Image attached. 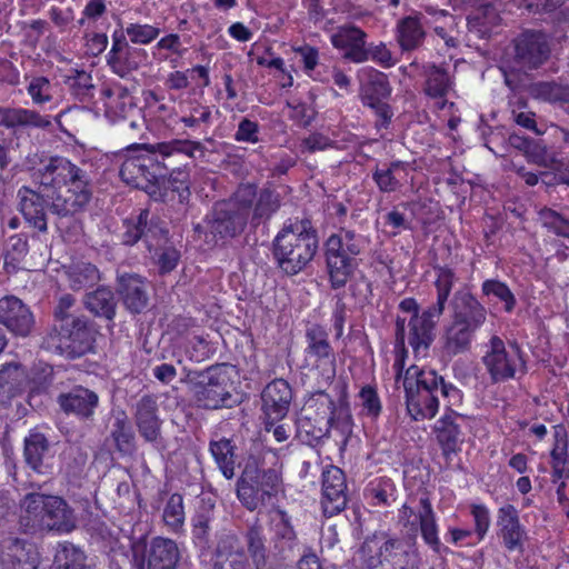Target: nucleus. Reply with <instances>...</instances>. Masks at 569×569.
<instances>
[{"mask_svg": "<svg viewBox=\"0 0 569 569\" xmlns=\"http://www.w3.org/2000/svg\"><path fill=\"white\" fill-rule=\"evenodd\" d=\"M41 167L32 173L34 190L22 186L17 193L18 209L26 223L39 232L48 231V210L61 229L64 218L82 212L89 204L93 184L90 173L64 157L40 159Z\"/></svg>", "mask_w": 569, "mask_h": 569, "instance_id": "f257e3e1", "label": "nucleus"}, {"mask_svg": "<svg viewBox=\"0 0 569 569\" xmlns=\"http://www.w3.org/2000/svg\"><path fill=\"white\" fill-rule=\"evenodd\" d=\"M196 152L203 157L204 146L189 139H173L159 143H133L126 148L119 176L128 186L143 190L150 199L166 202L168 190L163 187L169 167L177 156L194 159Z\"/></svg>", "mask_w": 569, "mask_h": 569, "instance_id": "f03ea898", "label": "nucleus"}, {"mask_svg": "<svg viewBox=\"0 0 569 569\" xmlns=\"http://www.w3.org/2000/svg\"><path fill=\"white\" fill-rule=\"evenodd\" d=\"M406 406L415 421L432 419L439 410V396L447 398L448 403L461 401V391L435 370L410 366L403 377Z\"/></svg>", "mask_w": 569, "mask_h": 569, "instance_id": "7ed1b4c3", "label": "nucleus"}, {"mask_svg": "<svg viewBox=\"0 0 569 569\" xmlns=\"http://www.w3.org/2000/svg\"><path fill=\"white\" fill-rule=\"evenodd\" d=\"M21 507L19 527L26 535L70 533L77 528L76 512L62 497L29 492L24 496Z\"/></svg>", "mask_w": 569, "mask_h": 569, "instance_id": "20e7f679", "label": "nucleus"}, {"mask_svg": "<svg viewBox=\"0 0 569 569\" xmlns=\"http://www.w3.org/2000/svg\"><path fill=\"white\" fill-rule=\"evenodd\" d=\"M365 569H420L422 559L417 547V526L401 538L388 532L368 536L360 547Z\"/></svg>", "mask_w": 569, "mask_h": 569, "instance_id": "39448f33", "label": "nucleus"}, {"mask_svg": "<svg viewBox=\"0 0 569 569\" xmlns=\"http://www.w3.org/2000/svg\"><path fill=\"white\" fill-rule=\"evenodd\" d=\"M319 248L317 230L308 219L286 223L272 240L276 266L288 276L302 271Z\"/></svg>", "mask_w": 569, "mask_h": 569, "instance_id": "423d86ee", "label": "nucleus"}, {"mask_svg": "<svg viewBox=\"0 0 569 569\" xmlns=\"http://www.w3.org/2000/svg\"><path fill=\"white\" fill-rule=\"evenodd\" d=\"M98 329L88 317L62 318L51 323L41 340V348L67 359H78L93 351Z\"/></svg>", "mask_w": 569, "mask_h": 569, "instance_id": "0eeeda50", "label": "nucleus"}, {"mask_svg": "<svg viewBox=\"0 0 569 569\" xmlns=\"http://www.w3.org/2000/svg\"><path fill=\"white\" fill-rule=\"evenodd\" d=\"M253 198L250 188H238L228 200L214 203L206 216L209 233L216 240H226L241 234L249 226L250 203Z\"/></svg>", "mask_w": 569, "mask_h": 569, "instance_id": "6e6552de", "label": "nucleus"}, {"mask_svg": "<svg viewBox=\"0 0 569 569\" xmlns=\"http://www.w3.org/2000/svg\"><path fill=\"white\" fill-rule=\"evenodd\" d=\"M365 247V239L352 230L341 229L325 242L326 266L331 288H343L358 263L356 257Z\"/></svg>", "mask_w": 569, "mask_h": 569, "instance_id": "1a4fd4ad", "label": "nucleus"}, {"mask_svg": "<svg viewBox=\"0 0 569 569\" xmlns=\"http://www.w3.org/2000/svg\"><path fill=\"white\" fill-rule=\"evenodd\" d=\"M194 375L190 379V390L198 408L218 410L238 403L226 365L211 366Z\"/></svg>", "mask_w": 569, "mask_h": 569, "instance_id": "9d476101", "label": "nucleus"}, {"mask_svg": "<svg viewBox=\"0 0 569 569\" xmlns=\"http://www.w3.org/2000/svg\"><path fill=\"white\" fill-rule=\"evenodd\" d=\"M179 560V547L168 538L156 537L150 543L138 541L132 546L134 569H177Z\"/></svg>", "mask_w": 569, "mask_h": 569, "instance_id": "9b49d317", "label": "nucleus"}, {"mask_svg": "<svg viewBox=\"0 0 569 569\" xmlns=\"http://www.w3.org/2000/svg\"><path fill=\"white\" fill-rule=\"evenodd\" d=\"M122 226L121 243L128 247L142 241L151 251L161 241L167 240L168 230L163 221L158 216L151 214L148 209L140 210L136 217L124 219Z\"/></svg>", "mask_w": 569, "mask_h": 569, "instance_id": "f8f14e48", "label": "nucleus"}, {"mask_svg": "<svg viewBox=\"0 0 569 569\" xmlns=\"http://www.w3.org/2000/svg\"><path fill=\"white\" fill-rule=\"evenodd\" d=\"M482 362L492 382H502L512 379L518 366H523L520 349L517 345H512L511 350L508 351L505 342L498 336L491 337L489 350L482 357Z\"/></svg>", "mask_w": 569, "mask_h": 569, "instance_id": "ddd939ff", "label": "nucleus"}, {"mask_svg": "<svg viewBox=\"0 0 569 569\" xmlns=\"http://www.w3.org/2000/svg\"><path fill=\"white\" fill-rule=\"evenodd\" d=\"M292 399V388L282 378H276L264 387L261 392V411L266 431L287 417Z\"/></svg>", "mask_w": 569, "mask_h": 569, "instance_id": "4468645a", "label": "nucleus"}, {"mask_svg": "<svg viewBox=\"0 0 569 569\" xmlns=\"http://www.w3.org/2000/svg\"><path fill=\"white\" fill-rule=\"evenodd\" d=\"M132 416L139 436L158 449L163 443V420L159 416L157 396L148 393L138 399L132 406Z\"/></svg>", "mask_w": 569, "mask_h": 569, "instance_id": "2eb2a0df", "label": "nucleus"}, {"mask_svg": "<svg viewBox=\"0 0 569 569\" xmlns=\"http://www.w3.org/2000/svg\"><path fill=\"white\" fill-rule=\"evenodd\" d=\"M550 56V41L541 31H525L516 40L515 63L520 69H538L549 60Z\"/></svg>", "mask_w": 569, "mask_h": 569, "instance_id": "dca6fc26", "label": "nucleus"}, {"mask_svg": "<svg viewBox=\"0 0 569 569\" xmlns=\"http://www.w3.org/2000/svg\"><path fill=\"white\" fill-rule=\"evenodd\" d=\"M143 49L131 47L123 31L112 33V46L107 54V63L111 71L122 79H128L146 60Z\"/></svg>", "mask_w": 569, "mask_h": 569, "instance_id": "f3484780", "label": "nucleus"}, {"mask_svg": "<svg viewBox=\"0 0 569 569\" xmlns=\"http://www.w3.org/2000/svg\"><path fill=\"white\" fill-rule=\"evenodd\" d=\"M270 553L278 561L292 560L299 551L298 535L290 517L283 510H278L270 523Z\"/></svg>", "mask_w": 569, "mask_h": 569, "instance_id": "a211bd4d", "label": "nucleus"}, {"mask_svg": "<svg viewBox=\"0 0 569 569\" xmlns=\"http://www.w3.org/2000/svg\"><path fill=\"white\" fill-rule=\"evenodd\" d=\"M450 317L459 323L479 330L487 321L486 306L465 286L449 301Z\"/></svg>", "mask_w": 569, "mask_h": 569, "instance_id": "6ab92c4d", "label": "nucleus"}, {"mask_svg": "<svg viewBox=\"0 0 569 569\" xmlns=\"http://www.w3.org/2000/svg\"><path fill=\"white\" fill-rule=\"evenodd\" d=\"M99 402L98 393L83 386H74L57 397V403L63 413L84 422L93 421Z\"/></svg>", "mask_w": 569, "mask_h": 569, "instance_id": "aec40b11", "label": "nucleus"}, {"mask_svg": "<svg viewBox=\"0 0 569 569\" xmlns=\"http://www.w3.org/2000/svg\"><path fill=\"white\" fill-rule=\"evenodd\" d=\"M347 482L345 472L336 466H329L322 472V508L327 517L341 512L347 506Z\"/></svg>", "mask_w": 569, "mask_h": 569, "instance_id": "412c9836", "label": "nucleus"}, {"mask_svg": "<svg viewBox=\"0 0 569 569\" xmlns=\"http://www.w3.org/2000/svg\"><path fill=\"white\" fill-rule=\"evenodd\" d=\"M305 338L307 356L313 358L318 365H328L323 375H326L327 381H332L336 377V353L330 345L327 330L320 325L312 323L307 327Z\"/></svg>", "mask_w": 569, "mask_h": 569, "instance_id": "4be33fe9", "label": "nucleus"}, {"mask_svg": "<svg viewBox=\"0 0 569 569\" xmlns=\"http://www.w3.org/2000/svg\"><path fill=\"white\" fill-rule=\"evenodd\" d=\"M30 308L14 296L0 299V323L16 336L27 337L34 327Z\"/></svg>", "mask_w": 569, "mask_h": 569, "instance_id": "5701e85b", "label": "nucleus"}, {"mask_svg": "<svg viewBox=\"0 0 569 569\" xmlns=\"http://www.w3.org/2000/svg\"><path fill=\"white\" fill-rule=\"evenodd\" d=\"M497 527L507 550L523 552L527 531L520 523L519 512L513 505L507 503L498 509Z\"/></svg>", "mask_w": 569, "mask_h": 569, "instance_id": "b1692460", "label": "nucleus"}, {"mask_svg": "<svg viewBox=\"0 0 569 569\" xmlns=\"http://www.w3.org/2000/svg\"><path fill=\"white\" fill-rule=\"evenodd\" d=\"M442 313L426 309L420 316H412L408 322V343L416 357H426L435 339V327Z\"/></svg>", "mask_w": 569, "mask_h": 569, "instance_id": "393cba45", "label": "nucleus"}, {"mask_svg": "<svg viewBox=\"0 0 569 569\" xmlns=\"http://www.w3.org/2000/svg\"><path fill=\"white\" fill-rule=\"evenodd\" d=\"M117 293L124 308L131 315L143 312L149 302L146 280L137 273H123L117 277Z\"/></svg>", "mask_w": 569, "mask_h": 569, "instance_id": "a878e982", "label": "nucleus"}, {"mask_svg": "<svg viewBox=\"0 0 569 569\" xmlns=\"http://www.w3.org/2000/svg\"><path fill=\"white\" fill-rule=\"evenodd\" d=\"M330 39L336 49L346 51L343 57L347 60L355 63L368 61V56L366 53L367 33L357 26H340Z\"/></svg>", "mask_w": 569, "mask_h": 569, "instance_id": "bb28decb", "label": "nucleus"}, {"mask_svg": "<svg viewBox=\"0 0 569 569\" xmlns=\"http://www.w3.org/2000/svg\"><path fill=\"white\" fill-rule=\"evenodd\" d=\"M462 419V415L452 409H448V411L435 423L433 432L441 448L442 455L446 458H449L452 453H457L460 450L462 432L459 420Z\"/></svg>", "mask_w": 569, "mask_h": 569, "instance_id": "cd10ccee", "label": "nucleus"}, {"mask_svg": "<svg viewBox=\"0 0 569 569\" xmlns=\"http://www.w3.org/2000/svg\"><path fill=\"white\" fill-rule=\"evenodd\" d=\"M239 188H250L253 198L250 203L249 227L256 230L260 224L266 223L280 208V194L272 189L263 188L257 192L253 184H241Z\"/></svg>", "mask_w": 569, "mask_h": 569, "instance_id": "c85d7f7f", "label": "nucleus"}, {"mask_svg": "<svg viewBox=\"0 0 569 569\" xmlns=\"http://www.w3.org/2000/svg\"><path fill=\"white\" fill-rule=\"evenodd\" d=\"M239 188H250L253 198L250 203L249 227L256 230L260 224L266 223L280 208V194L272 189L263 188L257 192L253 184H241Z\"/></svg>", "mask_w": 569, "mask_h": 569, "instance_id": "c756f323", "label": "nucleus"}, {"mask_svg": "<svg viewBox=\"0 0 569 569\" xmlns=\"http://www.w3.org/2000/svg\"><path fill=\"white\" fill-rule=\"evenodd\" d=\"M417 531L425 543L436 553L446 551L438 536V523L436 512L428 497H421L419 500V509L417 511Z\"/></svg>", "mask_w": 569, "mask_h": 569, "instance_id": "7c9ffc66", "label": "nucleus"}, {"mask_svg": "<svg viewBox=\"0 0 569 569\" xmlns=\"http://www.w3.org/2000/svg\"><path fill=\"white\" fill-rule=\"evenodd\" d=\"M28 383L26 368L19 362H8L0 368V402L20 396Z\"/></svg>", "mask_w": 569, "mask_h": 569, "instance_id": "2f4dec72", "label": "nucleus"}, {"mask_svg": "<svg viewBox=\"0 0 569 569\" xmlns=\"http://www.w3.org/2000/svg\"><path fill=\"white\" fill-rule=\"evenodd\" d=\"M4 556L13 569H37L40 563L36 545L20 538L8 541Z\"/></svg>", "mask_w": 569, "mask_h": 569, "instance_id": "473e14b6", "label": "nucleus"}, {"mask_svg": "<svg viewBox=\"0 0 569 569\" xmlns=\"http://www.w3.org/2000/svg\"><path fill=\"white\" fill-rule=\"evenodd\" d=\"M116 451L121 457H131L137 450L136 436L126 411L120 410L113 416L110 430Z\"/></svg>", "mask_w": 569, "mask_h": 569, "instance_id": "72a5a7b5", "label": "nucleus"}, {"mask_svg": "<svg viewBox=\"0 0 569 569\" xmlns=\"http://www.w3.org/2000/svg\"><path fill=\"white\" fill-rule=\"evenodd\" d=\"M213 563H237L249 561L240 538L231 531H222L217 539Z\"/></svg>", "mask_w": 569, "mask_h": 569, "instance_id": "f704fd0d", "label": "nucleus"}, {"mask_svg": "<svg viewBox=\"0 0 569 569\" xmlns=\"http://www.w3.org/2000/svg\"><path fill=\"white\" fill-rule=\"evenodd\" d=\"M477 330L459 323L455 320L447 326L443 340V353L448 357H455L467 352L471 347V341Z\"/></svg>", "mask_w": 569, "mask_h": 569, "instance_id": "c9c22d12", "label": "nucleus"}, {"mask_svg": "<svg viewBox=\"0 0 569 569\" xmlns=\"http://www.w3.org/2000/svg\"><path fill=\"white\" fill-rule=\"evenodd\" d=\"M83 305L97 318L113 321L116 317L117 300L114 293L106 287L86 293Z\"/></svg>", "mask_w": 569, "mask_h": 569, "instance_id": "e433bc0d", "label": "nucleus"}, {"mask_svg": "<svg viewBox=\"0 0 569 569\" xmlns=\"http://www.w3.org/2000/svg\"><path fill=\"white\" fill-rule=\"evenodd\" d=\"M0 126L7 129L16 128H48L51 126L49 118L39 112L24 108H4Z\"/></svg>", "mask_w": 569, "mask_h": 569, "instance_id": "4c0bfd02", "label": "nucleus"}, {"mask_svg": "<svg viewBox=\"0 0 569 569\" xmlns=\"http://www.w3.org/2000/svg\"><path fill=\"white\" fill-rule=\"evenodd\" d=\"M179 157L180 156H177L174 158L176 163L169 167L167 171V176L163 183V187L168 190V198L166 202L171 200L170 196L177 193L178 202L180 204H188L191 196L190 172L188 169V164H183L182 168L176 167Z\"/></svg>", "mask_w": 569, "mask_h": 569, "instance_id": "58836bf2", "label": "nucleus"}, {"mask_svg": "<svg viewBox=\"0 0 569 569\" xmlns=\"http://www.w3.org/2000/svg\"><path fill=\"white\" fill-rule=\"evenodd\" d=\"M50 445L47 437L38 430H31L23 441L26 463L34 471L41 472L43 459L49 453Z\"/></svg>", "mask_w": 569, "mask_h": 569, "instance_id": "ea45409f", "label": "nucleus"}, {"mask_svg": "<svg viewBox=\"0 0 569 569\" xmlns=\"http://www.w3.org/2000/svg\"><path fill=\"white\" fill-rule=\"evenodd\" d=\"M243 470L252 471L254 476L252 486H254L258 493H261L263 500L270 498L278 491L280 476L277 470L271 468L260 469L256 458L248 459Z\"/></svg>", "mask_w": 569, "mask_h": 569, "instance_id": "a19ab883", "label": "nucleus"}, {"mask_svg": "<svg viewBox=\"0 0 569 569\" xmlns=\"http://www.w3.org/2000/svg\"><path fill=\"white\" fill-rule=\"evenodd\" d=\"M336 389L339 390V396L337 402L326 392V391H317V395L326 398L329 417L327 419V423L331 426H349L351 421V415L349 410V405L347 401V386L345 382H338L336 385Z\"/></svg>", "mask_w": 569, "mask_h": 569, "instance_id": "79ce46f5", "label": "nucleus"}, {"mask_svg": "<svg viewBox=\"0 0 569 569\" xmlns=\"http://www.w3.org/2000/svg\"><path fill=\"white\" fill-rule=\"evenodd\" d=\"M209 450L223 477L232 479L236 468V446L233 441L224 437L219 440H211Z\"/></svg>", "mask_w": 569, "mask_h": 569, "instance_id": "37998d69", "label": "nucleus"}, {"mask_svg": "<svg viewBox=\"0 0 569 569\" xmlns=\"http://www.w3.org/2000/svg\"><path fill=\"white\" fill-rule=\"evenodd\" d=\"M391 91L387 74L371 69L367 82L361 87L360 98L363 106L372 104L377 101L387 100L391 96Z\"/></svg>", "mask_w": 569, "mask_h": 569, "instance_id": "c03bdc74", "label": "nucleus"}, {"mask_svg": "<svg viewBox=\"0 0 569 569\" xmlns=\"http://www.w3.org/2000/svg\"><path fill=\"white\" fill-rule=\"evenodd\" d=\"M51 569H93L87 563V556L76 545L64 541L59 543Z\"/></svg>", "mask_w": 569, "mask_h": 569, "instance_id": "a18cd8bd", "label": "nucleus"}, {"mask_svg": "<svg viewBox=\"0 0 569 569\" xmlns=\"http://www.w3.org/2000/svg\"><path fill=\"white\" fill-rule=\"evenodd\" d=\"M425 88L423 92L432 99H442L452 89V79L446 69L436 64L425 68Z\"/></svg>", "mask_w": 569, "mask_h": 569, "instance_id": "49530a36", "label": "nucleus"}, {"mask_svg": "<svg viewBox=\"0 0 569 569\" xmlns=\"http://www.w3.org/2000/svg\"><path fill=\"white\" fill-rule=\"evenodd\" d=\"M248 558H251L254 569H264L267 565V547L263 528L258 522L249 526L244 532Z\"/></svg>", "mask_w": 569, "mask_h": 569, "instance_id": "de8ad7c7", "label": "nucleus"}, {"mask_svg": "<svg viewBox=\"0 0 569 569\" xmlns=\"http://www.w3.org/2000/svg\"><path fill=\"white\" fill-rule=\"evenodd\" d=\"M529 94L549 103H569V84L557 81H537L530 83Z\"/></svg>", "mask_w": 569, "mask_h": 569, "instance_id": "09e8293b", "label": "nucleus"}, {"mask_svg": "<svg viewBox=\"0 0 569 569\" xmlns=\"http://www.w3.org/2000/svg\"><path fill=\"white\" fill-rule=\"evenodd\" d=\"M63 83L71 96L81 102H88L93 98L94 86L89 72L79 69H70L63 76Z\"/></svg>", "mask_w": 569, "mask_h": 569, "instance_id": "8fccbe9b", "label": "nucleus"}, {"mask_svg": "<svg viewBox=\"0 0 569 569\" xmlns=\"http://www.w3.org/2000/svg\"><path fill=\"white\" fill-rule=\"evenodd\" d=\"M435 271L437 278L435 281V288L437 291V300L429 308L433 309L435 313H443L446 305L452 291V287L458 280L456 272L449 267H436Z\"/></svg>", "mask_w": 569, "mask_h": 569, "instance_id": "3c124183", "label": "nucleus"}, {"mask_svg": "<svg viewBox=\"0 0 569 569\" xmlns=\"http://www.w3.org/2000/svg\"><path fill=\"white\" fill-rule=\"evenodd\" d=\"M398 41L403 50L418 48L425 38V31L417 17H406L398 22Z\"/></svg>", "mask_w": 569, "mask_h": 569, "instance_id": "603ef678", "label": "nucleus"}, {"mask_svg": "<svg viewBox=\"0 0 569 569\" xmlns=\"http://www.w3.org/2000/svg\"><path fill=\"white\" fill-rule=\"evenodd\" d=\"M100 279L98 268L89 262H79L70 267L68 271L69 286L79 291L93 286Z\"/></svg>", "mask_w": 569, "mask_h": 569, "instance_id": "864d4df0", "label": "nucleus"}, {"mask_svg": "<svg viewBox=\"0 0 569 569\" xmlns=\"http://www.w3.org/2000/svg\"><path fill=\"white\" fill-rule=\"evenodd\" d=\"M481 137L485 146L498 157L508 154V137L509 133L505 127H490L483 124L480 127Z\"/></svg>", "mask_w": 569, "mask_h": 569, "instance_id": "5fc2aeb1", "label": "nucleus"}, {"mask_svg": "<svg viewBox=\"0 0 569 569\" xmlns=\"http://www.w3.org/2000/svg\"><path fill=\"white\" fill-rule=\"evenodd\" d=\"M254 476L251 470H242L241 477L237 482V496L242 505L249 510H256L258 506L263 502L261 493H258L252 486Z\"/></svg>", "mask_w": 569, "mask_h": 569, "instance_id": "6e6d98bb", "label": "nucleus"}, {"mask_svg": "<svg viewBox=\"0 0 569 569\" xmlns=\"http://www.w3.org/2000/svg\"><path fill=\"white\" fill-rule=\"evenodd\" d=\"M405 167L402 161H392L388 167H377L372 172V179L381 192H395L400 187L396 173Z\"/></svg>", "mask_w": 569, "mask_h": 569, "instance_id": "4d7b16f0", "label": "nucleus"}, {"mask_svg": "<svg viewBox=\"0 0 569 569\" xmlns=\"http://www.w3.org/2000/svg\"><path fill=\"white\" fill-rule=\"evenodd\" d=\"M481 292L486 297L493 296L505 303L503 309L506 312H511L517 303L515 295L509 287L497 279H487L481 284Z\"/></svg>", "mask_w": 569, "mask_h": 569, "instance_id": "13d9d810", "label": "nucleus"}, {"mask_svg": "<svg viewBox=\"0 0 569 569\" xmlns=\"http://www.w3.org/2000/svg\"><path fill=\"white\" fill-rule=\"evenodd\" d=\"M104 106L108 114H113L121 119H126L130 112L138 111L133 97L126 87L119 88L118 97L112 99V101L106 102Z\"/></svg>", "mask_w": 569, "mask_h": 569, "instance_id": "bf43d9fd", "label": "nucleus"}, {"mask_svg": "<svg viewBox=\"0 0 569 569\" xmlns=\"http://www.w3.org/2000/svg\"><path fill=\"white\" fill-rule=\"evenodd\" d=\"M163 521L173 531L180 529L184 522L183 498L179 493L169 497L164 510Z\"/></svg>", "mask_w": 569, "mask_h": 569, "instance_id": "052dcab7", "label": "nucleus"}, {"mask_svg": "<svg viewBox=\"0 0 569 569\" xmlns=\"http://www.w3.org/2000/svg\"><path fill=\"white\" fill-rule=\"evenodd\" d=\"M539 218L542 226L549 231L569 239V218L549 208L542 209L539 212Z\"/></svg>", "mask_w": 569, "mask_h": 569, "instance_id": "680f3d73", "label": "nucleus"}, {"mask_svg": "<svg viewBox=\"0 0 569 569\" xmlns=\"http://www.w3.org/2000/svg\"><path fill=\"white\" fill-rule=\"evenodd\" d=\"M395 348L397 350V359L393 363V368L397 370L396 380L399 381L401 378L402 369L405 367V358L407 357L406 349V319L398 317L396 320V341Z\"/></svg>", "mask_w": 569, "mask_h": 569, "instance_id": "e2e57ef3", "label": "nucleus"}, {"mask_svg": "<svg viewBox=\"0 0 569 569\" xmlns=\"http://www.w3.org/2000/svg\"><path fill=\"white\" fill-rule=\"evenodd\" d=\"M159 33V28L140 23H130L124 32L134 44H148L157 39Z\"/></svg>", "mask_w": 569, "mask_h": 569, "instance_id": "0e129e2a", "label": "nucleus"}, {"mask_svg": "<svg viewBox=\"0 0 569 569\" xmlns=\"http://www.w3.org/2000/svg\"><path fill=\"white\" fill-rule=\"evenodd\" d=\"M51 88L52 87L48 78L36 77L30 81L27 91L36 104H43L50 102L52 99Z\"/></svg>", "mask_w": 569, "mask_h": 569, "instance_id": "69168bd1", "label": "nucleus"}, {"mask_svg": "<svg viewBox=\"0 0 569 569\" xmlns=\"http://www.w3.org/2000/svg\"><path fill=\"white\" fill-rule=\"evenodd\" d=\"M211 519L206 513H198L193 518L192 537L197 546L202 549L209 548L210 543V526Z\"/></svg>", "mask_w": 569, "mask_h": 569, "instance_id": "338daca9", "label": "nucleus"}, {"mask_svg": "<svg viewBox=\"0 0 569 569\" xmlns=\"http://www.w3.org/2000/svg\"><path fill=\"white\" fill-rule=\"evenodd\" d=\"M234 140L238 142H259V124L248 118H243L239 124L238 130L234 134Z\"/></svg>", "mask_w": 569, "mask_h": 569, "instance_id": "774afa93", "label": "nucleus"}]
</instances>
